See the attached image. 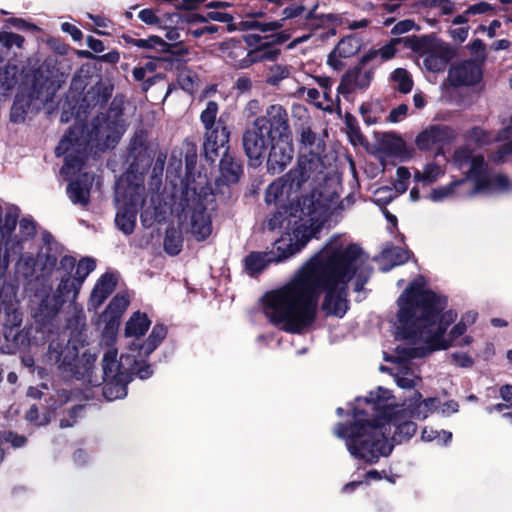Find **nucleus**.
Instances as JSON below:
<instances>
[{
  "mask_svg": "<svg viewBox=\"0 0 512 512\" xmlns=\"http://www.w3.org/2000/svg\"><path fill=\"white\" fill-rule=\"evenodd\" d=\"M280 55V49L268 42L261 43L257 48L246 53V58L240 62L231 61L233 65L247 67L250 64L265 61H275Z\"/></svg>",
  "mask_w": 512,
  "mask_h": 512,
  "instance_id": "obj_28",
  "label": "nucleus"
},
{
  "mask_svg": "<svg viewBox=\"0 0 512 512\" xmlns=\"http://www.w3.org/2000/svg\"><path fill=\"white\" fill-rule=\"evenodd\" d=\"M61 29L63 32L70 34L75 41H80L83 37L81 30L68 22L62 23Z\"/></svg>",
  "mask_w": 512,
  "mask_h": 512,
  "instance_id": "obj_62",
  "label": "nucleus"
},
{
  "mask_svg": "<svg viewBox=\"0 0 512 512\" xmlns=\"http://www.w3.org/2000/svg\"><path fill=\"white\" fill-rule=\"evenodd\" d=\"M360 49L359 41L353 37L343 38L328 55L327 63L336 70L344 66L343 60L354 56Z\"/></svg>",
  "mask_w": 512,
  "mask_h": 512,
  "instance_id": "obj_23",
  "label": "nucleus"
},
{
  "mask_svg": "<svg viewBox=\"0 0 512 512\" xmlns=\"http://www.w3.org/2000/svg\"><path fill=\"white\" fill-rule=\"evenodd\" d=\"M48 359L51 363L71 367L77 360V354L75 348H70L68 345L63 347L59 342L53 341L49 344Z\"/></svg>",
  "mask_w": 512,
  "mask_h": 512,
  "instance_id": "obj_32",
  "label": "nucleus"
},
{
  "mask_svg": "<svg viewBox=\"0 0 512 512\" xmlns=\"http://www.w3.org/2000/svg\"><path fill=\"white\" fill-rule=\"evenodd\" d=\"M121 137V130H68L61 138L55 153L64 156L60 173L70 179L66 192L73 204L86 207L90 201L94 177L83 171L88 156L114 148Z\"/></svg>",
  "mask_w": 512,
  "mask_h": 512,
  "instance_id": "obj_4",
  "label": "nucleus"
},
{
  "mask_svg": "<svg viewBox=\"0 0 512 512\" xmlns=\"http://www.w3.org/2000/svg\"><path fill=\"white\" fill-rule=\"evenodd\" d=\"M446 130H422L416 138V145L421 150L437 149L442 153L443 145L440 144Z\"/></svg>",
  "mask_w": 512,
  "mask_h": 512,
  "instance_id": "obj_36",
  "label": "nucleus"
},
{
  "mask_svg": "<svg viewBox=\"0 0 512 512\" xmlns=\"http://www.w3.org/2000/svg\"><path fill=\"white\" fill-rule=\"evenodd\" d=\"M451 358L453 363L459 367L468 368L473 364L472 358L466 353H454Z\"/></svg>",
  "mask_w": 512,
  "mask_h": 512,
  "instance_id": "obj_58",
  "label": "nucleus"
},
{
  "mask_svg": "<svg viewBox=\"0 0 512 512\" xmlns=\"http://www.w3.org/2000/svg\"><path fill=\"white\" fill-rule=\"evenodd\" d=\"M190 232L197 241H204L212 233L211 217L205 207L197 203L190 212Z\"/></svg>",
  "mask_w": 512,
  "mask_h": 512,
  "instance_id": "obj_21",
  "label": "nucleus"
},
{
  "mask_svg": "<svg viewBox=\"0 0 512 512\" xmlns=\"http://www.w3.org/2000/svg\"><path fill=\"white\" fill-rule=\"evenodd\" d=\"M414 49L423 57L425 69L433 73L444 71L454 56L448 44L433 37L423 36L417 39Z\"/></svg>",
  "mask_w": 512,
  "mask_h": 512,
  "instance_id": "obj_11",
  "label": "nucleus"
},
{
  "mask_svg": "<svg viewBox=\"0 0 512 512\" xmlns=\"http://www.w3.org/2000/svg\"><path fill=\"white\" fill-rule=\"evenodd\" d=\"M103 395L108 401L122 399L127 395V384L130 380L103 379Z\"/></svg>",
  "mask_w": 512,
  "mask_h": 512,
  "instance_id": "obj_39",
  "label": "nucleus"
},
{
  "mask_svg": "<svg viewBox=\"0 0 512 512\" xmlns=\"http://www.w3.org/2000/svg\"><path fill=\"white\" fill-rule=\"evenodd\" d=\"M481 77V68L473 61L454 64L448 71V82L455 87L474 85L480 81Z\"/></svg>",
  "mask_w": 512,
  "mask_h": 512,
  "instance_id": "obj_17",
  "label": "nucleus"
},
{
  "mask_svg": "<svg viewBox=\"0 0 512 512\" xmlns=\"http://www.w3.org/2000/svg\"><path fill=\"white\" fill-rule=\"evenodd\" d=\"M471 179H467V176L464 179L453 181L448 185L440 186L432 189L429 194V199L433 202H442L446 199L453 197L454 195H461V193L471 189L472 187H468V183Z\"/></svg>",
  "mask_w": 512,
  "mask_h": 512,
  "instance_id": "obj_30",
  "label": "nucleus"
},
{
  "mask_svg": "<svg viewBox=\"0 0 512 512\" xmlns=\"http://www.w3.org/2000/svg\"><path fill=\"white\" fill-rule=\"evenodd\" d=\"M406 113H407V106L403 105V104L399 105L397 108H394L393 110L390 111L389 116H388L389 121L391 123H398L405 118Z\"/></svg>",
  "mask_w": 512,
  "mask_h": 512,
  "instance_id": "obj_60",
  "label": "nucleus"
},
{
  "mask_svg": "<svg viewBox=\"0 0 512 512\" xmlns=\"http://www.w3.org/2000/svg\"><path fill=\"white\" fill-rule=\"evenodd\" d=\"M395 399L388 389L379 387L368 397L357 398L352 408L353 423L346 427L338 423L334 434L345 439L346 447L356 459L373 464L387 457L393 450L388 440L394 428L392 440L401 443L410 439L417 430L404 408L397 409Z\"/></svg>",
  "mask_w": 512,
  "mask_h": 512,
  "instance_id": "obj_2",
  "label": "nucleus"
},
{
  "mask_svg": "<svg viewBox=\"0 0 512 512\" xmlns=\"http://www.w3.org/2000/svg\"><path fill=\"white\" fill-rule=\"evenodd\" d=\"M291 181L288 182L283 179H278L272 182L267 190L265 195V201L267 204H275L281 206H285V200L291 198V191L294 187L299 188L302 183H305L309 179L303 180L301 175L299 174V169H296L294 172L290 174Z\"/></svg>",
  "mask_w": 512,
  "mask_h": 512,
  "instance_id": "obj_16",
  "label": "nucleus"
},
{
  "mask_svg": "<svg viewBox=\"0 0 512 512\" xmlns=\"http://www.w3.org/2000/svg\"><path fill=\"white\" fill-rule=\"evenodd\" d=\"M229 130H208L204 142V150L207 156L216 155L219 150L223 149L224 154L227 151L226 144L229 141Z\"/></svg>",
  "mask_w": 512,
  "mask_h": 512,
  "instance_id": "obj_34",
  "label": "nucleus"
},
{
  "mask_svg": "<svg viewBox=\"0 0 512 512\" xmlns=\"http://www.w3.org/2000/svg\"><path fill=\"white\" fill-rule=\"evenodd\" d=\"M328 216L327 205L321 201L320 195L313 192L311 195L303 197L296 205L279 207L278 211L266 220L265 228L270 231L292 228V233L283 234H289L292 242L296 241L295 231L300 230L298 238H303L308 234V242L311 238L316 237Z\"/></svg>",
  "mask_w": 512,
  "mask_h": 512,
  "instance_id": "obj_5",
  "label": "nucleus"
},
{
  "mask_svg": "<svg viewBox=\"0 0 512 512\" xmlns=\"http://www.w3.org/2000/svg\"><path fill=\"white\" fill-rule=\"evenodd\" d=\"M445 171L436 163H428L424 166L423 170H416L414 172V180L416 182H422L424 184H432L439 180Z\"/></svg>",
  "mask_w": 512,
  "mask_h": 512,
  "instance_id": "obj_40",
  "label": "nucleus"
},
{
  "mask_svg": "<svg viewBox=\"0 0 512 512\" xmlns=\"http://www.w3.org/2000/svg\"><path fill=\"white\" fill-rule=\"evenodd\" d=\"M55 89L50 86H41L40 89H37V84L34 85L33 93L31 94V99L28 100L25 97L17 96L16 100L11 108L10 119L14 124H22L25 121V118L28 114V110L30 103H34L35 106L38 107V103H44L52 99L54 95Z\"/></svg>",
  "mask_w": 512,
  "mask_h": 512,
  "instance_id": "obj_15",
  "label": "nucleus"
},
{
  "mask_svg": "<svg viewBox=\"0 0 512 512\" xmlns=\"http://www.w3.org/2000/svg\"><path fill=\"white\" fill-rule=\"evenodd\" d=\"M375 138L378 139L377 149L387 156L406 160L410 153L405 142L396 134L391 132L379 133L374 131Z\"/></svg>",
  "mask_w": 512,
  "mask_h": 512,
  "instance_id": "obj_19",
  "label": "nucleus"
},
{
  "mask_svg": "<svg viewBox=\"0 0 512 512\" xmlns=\"http://www.w3.org/2000/svg\"><path fill=\"white\" fill-rule=\"evenodd\" d=\"M454 162L461 169L469 164L467 179H471V189L461 193L463 196L474 197L478 194L508 193L512 191V180L504 174H489L483 156L473 155L472 151L463 147L455 151Z\"/></svg>",
  "mask_w": 512,
  "mask_h": 512,
  "instance_id": "obj_6",
  "label": "nucleus"
},
{
  "mask_svg": "<svg viewBox=\"0 0 512 512\" xmlns=\"http://www.w3.org/2000/svg\"><path fill=\"white\" fill-rule=\"evenodd\" d=\"M452 438L449 431H437L430 427H425L421 433V439L426 442L436 441L438 444H447Z\"/></svg>",
  "mask_w": 512,
  "mask_h": 512,
  "instance_id": "obj_44",
  "label": "nucleus"
},
{
  "mask_svg": "<svg viewBox=\"0 0 512 512\" xmlns=\"http://www.w3.org/2000/svg\"><path fill=\"white\" fill-rule=\"evenodd\" d=\"M206 18L221 23H229L233 19L230 14L221 11H210L207 13Z\"/></svg>",
  "mask_w": 512,
  "mask_h": 512,
  "instance_id": "obj_63",
  "label": "nucleus"
},
{
  "mask_svg": "<svg viewBox=\"0 0 512 512\" xmlns=\"http://www.w3.org/2000/svg\"><path fill=\"white\" fill-rule=\"evenodd\" d=\"M128 44L141 48V49H156L165 51L167 49L166 42L158 36H150L146 39L125 37Z\"/></svg>",
  "mask_w": 512,
  "mask_h": 512,
  "instance_id": "obj_42",
  "label": "nucleus"
},
{
  "mask_svg": "<svg viewBox=\"0 0 512 512\" xmlns=\"http://www.w3.org/2000/svg\"><path fill=\"white\" fill-rule=\"evenodd\" d=\"M468 31L469 28L466 26H452L449 29V34L454 40L463 42L466 40L468 36Z\"/></svg>",
  "mask_w": 512,
  "mask_h": 512,
  "instance_id": "obj_59",
  "label": "nucleus"
},
{
  "mask_svg": "<svg viewBox=\"0 0 512 512\" xmlns=\"http://www.w3.org/2000/svg\"><path fill=\"white\" fill-rule=\"evenodd\" d=\"M118 351L110 347L102 358L103 379L131 380L133 366L136 364L135 354H122L118 360Z\"/></svg>",
  "mask_w": 512,
  "mask_h": 512,
  "instance_id": "obj_13",
  "label": "nucleus"
},
{
  "mask_svg": "<svg viewBox=\"0 0 512 512\" xmlns=\"http://www.w3.org/2000/svg\"><path fill=\"white\" fill-rule=\"evenodd\" d=\"M367 257L360 247L334 236L283 286L262 298L265 316L288 333H302L316 319L321 290L326 295L322 309L329 315L344 316L348 310L347 284L356 277L355 290L367 281Z\"/></svg>",
  "mask_w": 512,
  "mask_h": 512,
  "instance_id": "obj_1",
  "label": "nucleus"
},
{
  "mask_svg": "<svg viewBox=\"0 0 512 512\" xmlns=\"http://www.w3.org/2000/svg\"><path fill=\"white\" fill-rule=\"evenodd\" d=\"M168 20L171 22V24L175 25H183L185 28L188 24L193 23H204L207 21L206 16H202L200 14H188L186 16H182L179 13H171L168 14Z\"/></svg>",
  "mask_w": 512,
  "mask_h": 512,
  "instance_id": "obj_45",
  "label": "nucleus"
},
{
  "mask_svg": "<svg viewBox=\"0 0 512 512\" xmlns=\"http://www.w3.org/2000/svg\"><path fill=\"white\" fill-rule=\"evenodd\" d=\"M151 321L148 319L145 313L139 311L132 314L125 325V336L134 337L138 342V338L143 336L149 329Z\"/></svg>",
  "mask_w": 512,
  "mask_h": 512,
  "instance_id": "obj_35",
  "label": "nucleus"
},
{
  "mask_svg": "<svg viewBox=\"0 0 512 512\" xmlns=\"http://www.w3.org/2000/svg\"><path fill=\"white\" fill-rule=\"evenodd\" d=\"M439 404L440 401L436 397L422 399L420 392L412 391L411 395L404 399L402 408L408 412L409 418L424 420L438 408Z\"/></svg>",
  "mask_w": 512,
  "mask_h": 512,
  "instance_id": "obj_18",
  "label": "nucleus"
},
{
  "mask_svg": "<svg viewBox=\"0 0 512 512\" xmlns=\"http://www.w3.org/2000/svg\"><path fill=\"white\" fill-rule=\"evenodd\" d=\"M416 27L415 22L410 19L399 21L393 28L392 33L395 35L404 34Z\"/></svg>",
  "mask_w": 512,
  "mask_h": 512,
  "instance_id": "obj_56",
  "label": "nucleus"
},
{
  "mask_svg": "<svg viewBox=\"0 0 512 512\" xmlns=\"http://www.w3.org/2000/svg\"><path fill=\"white\" fill-rule=\"evenodd\" d=\"M446 304V298L429 290L422 277L415 279L397 300L398 311L393 323L395 337L411 339L414 344L422 343L423 347L414 351L416 356L447 349L465 333L467 326L459 321L449 337L444 336L447 327L457 317L452 310L444 311Z\"/></svg>",
  "mask_w": 512,
  "mask_h": 512,
  "instance_id": "obj_3",
  "label": "nucleus"
},
{
  "mask_svg": "<svg viewBox=\"0 0 512 512\" xmlns=\"http://www.w3.org/2000/svg\"><path fill=\"white\" fill-rule=\"evenodd\" d=\"M167 328L157 324L153 327L149 337L142 343L132 341L129 344V351L137 352L139 357H148L166 337Z\"/></svg>",
  "mask_w": 512,
  "mask_h": 512,
  "instance_id": "obj_26",
  "label": "nucleus"
},
{
  "mask_svg": "<svg viewBox=\"0 0 512 512\" xmlns=\"http://www.w3.org/2000/svg\"><path fill=\"white\" fill-rule=\"evenodd\" d=\"M406 340L409 341V343L412 345L411 347L398 346L396 348L395 355L385 356L386 361L393 362L396 365L389 369L381 366L380 369L382 371L389 370L398 387L406 390H411L417 387L418 384L421 382V376L419 372L412 367L411 363L409 362V359L417 357L416 355H414V351L420 347H423V344H414V342L411 339Z\"/></svg>",
  "mask_w": 512,
  "mask_h": 512,
  "instance_id": "obj_10",
  "label": "nucleus"
},
{
  "mask_svg": "<svg viewBox=\"0 0 512 512\" xmlns=\"http://www.w3.org/2000/svg\"><path fill=\"white\" fill-rule=\"evenodd\" d=\"M34 265H35V259L33 257H25L19 261L18 269H19V271H22V269L25 268L26 271L23 272V274L26 278H28L33 275Z\"/></svg>",
  "mask_w": 512,
  "mask_h": 512,
  "instance_id": "obj_57",
  "label": "nucleus"
},
{
  "mask_svg": "<svg viewBox=\"0 0 512 512\" xmlns=\"http://www.w3.org/2000/svg\"><path fill=\"white\" fill-rule=\"evenodd\" d=\"M293 148L288 142V137L280 135L279 140L271 145L268 156V167L273 172H281L292 160Z\"/></svg>",
  "mask_w": 512,
  "mask_h": 512,
  "instance_id": "obj_20",
  "label": "nucleus"
},
{
  "mask_svg": "<svg viewBox=\"0 0 512 512\" xmlns=\"http://www.w3.org/2000/svg\"><path fill=\"white\" fill-rule=\"evenodd\" d=\"M82 284L70 275L61 278L56 295L52 298L47 296L40 305L39 314L45 318L56 315L59 307L67 300H75L81 289Z\"/></svg>",
  "mask_w": 512,
  "mask_h": 512,
  "instance_id": "obj_12",
  "label": "nucleus"
},
{
  "mask_svg": "<svg viewBox=\"0 0 512 512\" xmlns=\"http://www.w3.org/2000/svg\"><path fill=\"white\" fill-rule=\"evenodd\" d=\"M396 197V193L390 187H380L375 191V201L388 204Z\"/></svg>",
  "mask_w": 512,
  "mask_h": 512,
  "instance_id": "obj_54",
  "label": "nucleus"
},
{
  "mask_svg": "<svg viewBox=\"0 0 512 512\" xmlns=\"http://www.w3.org/2000/svg\"><path fill=\"white\" fill-rule=\"evenodd\" d=\"M300 230L295 231L296 241L292 242L289 234L282 235L275 241L273 248L269 252H251L245 258V270L250 276L261 273L270 263L281 262L295 253L299 252L307 244L308 234L299 237Z\"/></svg>",
  "mask_w": 512,
  "mask_h": 512,
  "instance_id": "obj_7",
  "label": "nucleus"
},
{
  "mask_svg": "<svg viewBox=\"0 0 512 512\" xmlns=\"http://www.w3.org/2000/svg\"><path fill=\"white\" fill-rule=\"evenodd\" d=\"M492 10V7L490 4L486 2H480L477 4H474L470 6L466 10V14L475 15V14H485Z\"/></svg>",
  "mask_w": 512,
  "mask_h": 512,
  "instance_id": "obj_61",
  "label": "nucleus"
},
{
  "mask_svg": "<svg viewBox=\"0 0 512 512\" xmlns=\"http://www.w3.org/2000/svg\"><path fill=\"white\" fill-rule=\"evenodd\" d=\"M207 184L205 176L198 174L197 176L188 173L185 179V197L186 201L196 200L205 192L203 191Z\"/></svg>",
  "mask_w": 512,
  "mask_h": 512,
  "instance_id": "obj_37",
  "label": "nucleus"
},
{
  "mask_svg": "<svg viewBox=\"0 0 512 512\" xmlns=\"http://www.w3.org/2000/svg\"><path fill=\"white\" fill-rule=\"evenodd\" d=\"M255 128H286L288 125V114L279 104H272L267 107L265 115L255 118Z\"/></svg>",
  "mask_w": 512,
  "mask_h": 512,
  "instance_id": "obj_24",
  "label": "nucleus"
},
{
  "mask_svg": "<svg viewBox=\"0 0 512 512\" xmlns=\"http://www.w3.org/2000/svg\"><path fill=\"white\" fill-rule=\"evenodd\" d=\"M116 283L117 278L114 274L105 273L102 275L91 292L89 306L94 310L98 309L114 291Z\"/></svg>",
  "mask_w": 512,
  "mask_h": 512,
  "instance_id": "obj_25",
  "label": "nucleus"
},
{
  "mask_svg": "<svg viewBox=\"0 0 512 512\" xmlns=\"http://www.w3.org/2000/svg\"><path fill=\"white\" fill-rule=\"evenodd\" d=\"M219 166L221 174L227 182L235 183L239 180L242 174V167L233 157L225 153L220 160Z\"/></svg>",
  "mask_w": 512,
  "mask_h": 512,
  "instance_id": "obj_38",
  "label": "nucleus"
},
{
  "mask_svg": "<svg viewBox=\"0 0 512 512\" xmlns=\"http://www.w3.org/2000/svg\"><path fill=\"white\" fill-rule=\"evenodd\" d=\"M279 130H246L243 135V146L252 166H258L266 153L267 147L274 138L273 132Z\"/></svg>",
  "mask_w": 512,
  "mask_h": 512,
  "instance_id": "obj_14",
  "label": "nucleus"
},
{
  "mask_svg": "<svg viewBox=\"0 0 512 512\" xmlns=\"http://www.w3.org/2000/svg\"><path fill=\"white\" fill-rule=\"evenodd\" d=\"M196 75L190 71H182L178 76V83L187 92L192 93L195 88Z\"/></svg>",
  "mask_w": 512,
  "mask_h": 512,
  "instance_id": "obj_52",
  "label": "nucleus"
},
{
  "mask_svg": "<svg viewBox=\"0 0 512 512\" xmlns=\"http://www.w3.org/2000/svg\"><path fill=\"white\" fill-rule=\"evenodd\" d=\"M409 251L399 247H386L377 258L380 269L383 272L389 271L397 265L405 263L409 259Z\"/></svg>",
  "mask_w": 512,
  "mask_h": 512,
  "instance_id": "obj_31",
  "label": "nucleus"
},
{
  "mask_svg": "<svg viewBox=\"0 0 512 512\" xmlns=\"http://www.w3.org/2000/svg\"><path fill=\"white\" fill-rule=\"evenodd\" d=\"M131 108V105L125 102L123 98L115 97L105 114V128H119L129 125L127 123V112Z\"/></svg>",
  "mask_w": 512,
  "mask_h": 512,
  "instance_id": "obj_27",
  "label": "nucleus"
},
{
  "mask_svg": "<svg viewBox=\"0 0 512 512\" xmlns=\"http://www.w3.org/2000/svg\"><path fill=\"white\" fill-rule=\"evenodd\" d=\"M17 217H18V213H17L16 209H11L5 215L4 224L2 226L0 225V232H1L3 238L10 235L12 233V231L15 229L16 223H17Z\"/></svg>",
  "mask_w": 512,
  "mask_h": 512,
  "instance_id": "obj_50",
  "label": "nucleus"
},
{
  "mask_svg": "<svg viewBox=\"0 0 512 512\" xmlns=\"http://www.w3.org/2000/svg\"><path fill=\"white\" fill-rule=\"evenodd\" d=\"M291 67L286 64L276 63L267 68L266 83L271 86H277L281 81L290 76Z\"/></svg>",
  "mask_w": 512,
  "mask_h": 512,
  "instance_id": "obj_41",
  "label": "nucleus"
},
{
  "mask_svg": "<svg viewBox=\"0 0 512 512\" xmlns=\"http://www.w3.org/2000/svg\"><path fill=\"white\" fill-rule=\"evenodd\" d=\"M182 236L175 228H169L166 230L164 238V249L165 251L174 256L180 253L182 249Z\"/></svg>",
  "mask_w": 512,
  "mask_h": 512,
  "instance_id": "obj_43",
  "label": "nucleus"
},
{
  "mask_svg": "<svg viewBox=\"0 0 512 512\" xmlns=\"http://www.w3.org/2000/svg\"><path fill=\"white\" fill-rule=\"evenodd\" d=\"M320 101L321 102H315L318 108L326 111H332L334 109L335 101L332 98L331 89L322 91V100Z\"/></svg>",
  "mask_w": 512,
  "mask_h": 512,
  "instance_id": "obj_55",
  "label": "nucleus"
},
{
  "mask_svg": "<svg viewBox=\"0 0 512 512\" xmlns=\"http://www.w3.org/2000/svg\"><path fill=\"white\" fill-rule=\"evenodd\" d=\"M138 17L139 19L146 23V24H149V25H154V24H157L159 26L162 25V23L164 22L165 20V16L160 19L155 13L153 10L151 9H143L139 12L138 14Z\"/></svg>",
  "mask_w": 512,
  "mask_h": 512,
  "instance_id": "obj_53",
  "label": "nucleus"
},
{
  "mask_svg": "<svg viewBox=\"0 0 512 512\" xmlns=\"http://www.w3.org/2000/svg\"><path fill=\"white\" fill-rule=\"evenodd\" d=\"M217 114L218 104L214 101H209L200 115L201 122L205 128L213 127Z\"/></svg>",
  "mask_w": 512,
  "mask_h": 512,
  "instance_id": "obj_47",
  "label": "nucleus"
},
{
  "mask_svg": "<svg viewBox=\"0 0 512 512\" xmlns=\"http://www.w3.org/2000/svg\"><path fill=\"white\" fill-rule=\"evenodd\" d=\"M161 27H163L166 30L165 37L169 41H178L180 39V30H184L185 27L183 25H175L171 24V22L168 20V14L165 15V20L162 23Z\"/></svg>",
  "mask_w": 512,
  "mask_h": 512,
  "instance_id": "obj_51",
  "label": "nucleus"
},
{
  "mask_svg": "<svg viewBox=\"0 0 512 512\" xmlns=\"http://www.w3.org/2000/svg\"><path fill=\"white\" fill-rule=\"evenodd\" d=\"M0 42L8 49L13 46L21 48L24 43V37L13 32L1 31Z\"/></svg>",
  "mask_w": 512,
  "mask_h": 512,
  "instance_id": "obj_49",
  "label": "nucleus"
},
{
  "mask_svg": "<svg viewBox=\"0 0 512 512\" xmlns=\"http://www.w3.org/2000/svg\"><path fill=\"white\" fill-rule=\"evenodd\" d=\"M373 79V72L369 69L356 68L348 72L338 87L342 93H351L356 90H365Z\"/></svg>",
  "mask_w": 512,
  "mask_h": 512,
  "instance_id": "obj_22",
  "label": "nucleus"
},
{
  "mask_svg": "<svg viewBox=\"0 0 512 512\" xmlns=\"http://www.w3.org/2000/svg\"><path fill=\"white\" fill-rule=\"evenodd\" d=\"M143 192L144 187L139 185L126 188L124 179H121L116 185L117 213L115 224L118 230L125 235H130L134 231L137 211L143 204Z\"/></svg>",
  "mask_w": 512,
  "mask_h": 512,
  "instance_id": "obj_8",
  "label": "nucleus"
},
{
  "mask_svg": "<svg viewBox=\"0 0 512 512\" xmlns=\"http://www.w3.org/2000/svg\"><path fill=\"white\" fill-rule=\"evenodd\" d=\"M130 300L125 294H117L109 303L108 307L104 312V317L109 318L111 327L107 330V334H109V341L113 343L115 341V332L113 330V326L118 322L121 315L128 308Z\"/></svg>",
  "mask_w": 512,
  "mask_h": 512,
  "instance_id": "obj_29",
  "label": "nucleus"
},
{
  "mask_svg": "<svg viewBox=\"0 0 512 512\" xmlns=\"http://www.w3.org/2000/svg\"><path fill=\"white\" fill-rule=\"evenodd\" d=\"M392 78L397 84L398 90L402 93H408L412 89V80L405 69H396L392 74Z\"/></svg>",
  "mask_w": 512,
  "mask_h": 512,
  "instance_id": "obj_46",
  "label": "nucleus"
},
{
  "mask_svg": "<svg viewBox=\"0 0 512 512\" xmlns=\"http://www.w3.org/2000/svg\"><path fill=\"white\" fill-rule=\"evenodd\" d=\"M96 263L92 258H84L79 261L75 273V278L83 284L86 277L95 269Z\"/></svg>",
  "mask_w": 512,
  "mask_h": 512,
  "instance_id": "obj_48",
  "label": "nucleus"
},
{
  "mask_svg": "<svg viewBox=\"0 0 512 512\" xmlns=\"http://www.w3.org/2000/svg\"><path fill=\"white\" fill-rule=\"evenodd\" d=\"M326 130L321 135H316L313 130H302L300 157L298 161L299 174L303 180L317 179L322 174L324 165L321 154L324 152V138Z\"/></svg>",
  "mask_w": 512,
  "mask_h": 512,
  "instance_id": "obj_9",
  "label": "nucleus"
},
{
  "mask_svg": "<svg viewBox=\"0 0 512 512\" xmlns=\"http://www.w3.org/2000/svg\"><path fill=\"white\" fill-rule=\"evenodd\" d=\"M302 12H303V7H301V6L287 7L283 10L284 18L282 20L270 21V22H260L257 20H246L244 22V25L247 28L256 29L261 32L276 31L283 27L284 19L296 17V16L300 15Z\"/></svg>",
  "mask_w": 512,
  "mask_h": 512,
  "instance_id": "obj_33",
  "label": "nucleus"
},
{
  "mask_svg": "<svg viewBox=\"0 0 512 512\" xmlns=\"http://www.w3.org/2000/svg\"><path fill=\"white\" fill-rule=\"evenodd\" d=\"M20 231L25 236H32L35 234V224L31 219L23 218L19 223Z\"/></svg>",
  "mask_w": 512,
  "mask_h": 512,
  "instance_id": "obj_64",
  "label": "nucleus"
}]
</instances>
